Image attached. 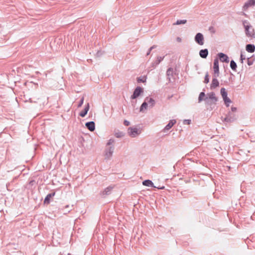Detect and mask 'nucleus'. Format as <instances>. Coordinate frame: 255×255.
Masks as SVG:
<instances>
[{"mask_svg":"<svg viewBox=\"0 0 255 255\" xmlns=\"http://www.w3.org/2000/svg\"><path fill=\"white\" fill-rule=\"evenodd\" d=\"M243 25L245 28V33L248 37H255V30L247 20L243 21Z\"/></svg>","mask_w":255,"mask_h":255,"instance_id":"1","label":"nucleus"},{"mask_svg":"<svg viewBox=\"0 0 255 255\" xmlns=\"http://www.w3.org/2000/svg\"><path fill=\"white\" fill-rule=\"evenodd\" d=\"M208 97H205L204 101H205L206 104L212 105V104H216L218 99L215 96L214 92H212L208 94Z\"/></svg>","mask_w":255,"mask_h":255,"instance_id":"2","label":"nucleus"},{"mask_svg":"<svg viewBox=\"0 0 255 255\" xmlns=\"http://www.w3.org/2000/svg\"><path fill=\"white\" fill-rule=\"evenodd\" d=\"M238 119V116L232 112H229L226 115L223 121L226 123H233Z\"/></svg>","mask_w":255,"mask_h":255,"instance_id":"3","label":"nucleus"},{"mask_svg":"<svg viewBox=\"0 0 255 255\" xmlns=\"http://www.w3.org/2000/svg\"><path fill=\"white\" fill-rule=\"evenodd\" d=\"M140 130L136 127H129L128 129V133L131 137H135L140 133Z\"/></svg>","mask_w":255,"mask_h":255,"instance_id":"4","label":"nucleus"},{"mask_svg":"<svg viewBox=\"0 0 255 255\" xmlns=\"http://www.w3.org/2000/svg\"><path fill=\"white\" fill-rule=\"evenodd\" d=\"M143 93V89L141 87L137 86L134 90L132 95L131 96V99H135Z\"/></svg>","mask_w":255,"mask_h":255,"instance_id":"5","label":"nucleus"},{"mask_svg":"<svg viewBox=\"0 0 255 255\" xmlns=\"http://www.w3.org/2000/svg\"><path fill=\"white\" fill-rule=\"evenodd\" d=\"M195 42L200 45L204 44V36L201 33H197L194 37Z\"/></svg>","mask_w":255,"mask_h":255,"instance_id":"6","label":"nucleus"},{"mask_svg":"<svg viewBox=\"0 0 255 255\" xmlns=\"http://www.w3.org/2000/svg\"><path fill=\"white\" fill-rule=\"evenodd\" d=\"M113 188V187L112 186H108V187L106 188L103 191L100 192V196L102 198H105L107 195L111 194Z\"/></svg>","mask_w":255,"mask_h":255,"instance_id":"7","label":"nucleus"},{"mask_svg":"<svg viewBox=\"0 0 255 255\" xmlns=\"http://www.w3.org/2000/svg\"><path fill=\"white\" fill-rule=\"evenodd\" d=\"M114 146L113 145L110 146L109 147H107L105 149V159L110 158L113 155L114 150Z\"/></svg>","mask_w":255,"mask_h":255,"instance_id":"8","label":"nucleus"},{"mask_svg":"<svg viewBox=\"0 0 255 255\" xmlns=\"http://www.w3.org/2000/svg\"><path fill=\"white\" fill-rule=\"evenodd\" d=\"M218 58L222 62L229 63L230 61L228 56L223 53L220 52L218 54Z\"/></svg>","mask_w":255,"mask_h":255,"instance_id":"9","label":"nucleus"},{"mask_svg":"<svg viewBox=\"0 0 255 255\" xmlns=\"http://www.w3.org/2000/svg\"><path fill=\"white\" fill-rule=\"evenodd\" d=\"M176 123V120H171L163 129V132L169 130Z\"/></svg>","mask_w":255,"mask_h":255,"instance_id":"10","label":"nucleus"},{"mask_svg":"<svg viewBox=\"0 0 255 255\" xmlns=\"http://www.w3.org/2000/svg\"><path fill=\"white\" fill-rule=\"evenodd\" d=\"M85 126L91 131H93L95 129V124L93 121L86 123Z\"/></svg>","mask_w":255,"mask_h":255,"instance_id":"11","label":"nucleus"},{"mask_svg":"<svg viewBox=\"0 0 255 255\" xmlns=\"http://www.w3.org/2000/svg\"><path fill=\"white\" fill-rule=\"evenodd\" d=\"M55 195V192H52L48 194L45 197L44 200V204L48 205L50 202V199L52 197Z\"/></svg>","mask_w":255,"mask_h":255,"instance_id":"12","label":"nucleus"},{"mask_svg":"<svg viewBox=\"0 0 255 255\" xmlns=\"http://www.w3.org/2000/svg\"><path fill=\"white\" fill-rule=\"evenodd\" d=\"M255 5V0H248L243 6V9L246 10L249 7Z\"/></svg>","mask_w":255,"mask_h":255,"instance_id":"13","label":"nucleus"},{"mask_svg":"<svg viewBox=\"0 0 255 255\" xmlns=\"http://www.w3.org/2000/svg\"><path fill=\"white\" fill-rule=\"evenodd\" d=\"M89 109L90 105L89 103H87V105L85 106L84 110L79 113V116L82 118L85 117L86 115L87 114V113L89 111Z\"/></svg>","mask_w":255,"mask_h":255,"instance_id":"14","label":"nucleus"},{"mask_svg":"<svg viewBox=\"0 0 255 255\" xmlns=\"http://www.w3.org/2000/svg\"><path fill=\"white\" fill-rule=\"evenodd\" d=\"M164 56H158L156 60L151 63V67L153 68H155L164 59Z\"/></svg>","mask_w":255,"mask_h":255,"instance_id":"15","label":"nucleus"},{"mask_svg":"<svg viewBox=\"0 0 255 255\" xmlns=\"http://www.w3.org/2000/svg\"><path fill=\"white\" fill-rule=\"evenodd\" d=\"M208 53L209 51L207 48L201 49L199 51L200 56L203 59H206L207 57Z\"/></svg>","mask_w":255,"mask_h":255,"instance_id":"16","label":"nucleus"},{"mask_svg":"<svg viewBox=\"0 0 255 255\" xmlns=\"http://www.w3.org/2000/svg\"><path fill=\"white\" fill-rule=\"evenodd\" d=\"M219 82L216 78H213L212 83L210 86L211 89H214L219 86Z\"/></svg>","mask_w":255,"mask_h":255,"instance_id":"17","label":"nucleus"},{"mask_svg":"<svg viewBox=\"0 0 255 255\" xmlns=\"http://www.w3.org/2000/svg\"><path fill=\"white\" fill-rule=\"evenodd\" d=\"M246 50L250 53H253L255 51V45L253 44H248L246 46Z\"/></svg>","mask_w":255,"mask_h":255,"instance_id":"18","label":"nucleus"},{"mask_svg":"<svg viewBox=\"0 0 255 255\" xmlns=\"http://www.w3.org/2000/svg\"><path fill=\"white\" fill-rule=\"evenodd\" d=\"M145 101L147 105L149 104V107H153L155 104V101L151 98L146 97Z\"/></svg>","mask_w":255,"mask_h":255,"instance_id":"19","label":"nucleus"},{"mask_svg":"<svg viewBox=\"0 0 255 255\" xmlns=\"http://www.w3.org/2000/svg\"><path fill=\"white\" fill-rule=\"evenodd\" d=\"M142 184L144 186H147V187H155L154 186L153 183L152 182L151 180L149 179H146L144 180L142 182Z\"/></svg>","mask_w":255,"mask_h":255,"instance_id":"20","label":"nucleus"},{"mask_svg":"<svg viewBox=\"0 0 255 255\" xmlns=\"http://www.w3.org/2000/svg\"><path fill=\"white\" fill-rule=\"evenodd\" d=\"M221 95L223 99L228 97V93L226 91V90L224 88H222L220 91Z\"/></svg>","mask_w":255,"mask_h":255,"instance_id":"21","label":"nucleus"},{"mask_svg":"<svg viewBox=\"0 0 255 255\" xmlns=\"http://www.w3.org/2000/svg\"><path fill=\"white\" fill-rule=\"evenodd\" d=\"M230 67L233 71H237V65L235 61L233 60H232L230 61Z\"/></svg>","mask_w":255,"mask_h":255,"instance_id":"22","label":"nucleus"},{"mask_svg":"<svg viewBox=\"0 0 255 255\" xmlns=\"http://www.w3.org/2000/svg\"><path fill=\"white\" fill-rule=\"evenodd\" d=\"M205 93L204 92H202L200 93L198 97V103H201L202 101L204 100L205 97H206Z\"/></svg>","mask_w":255,"mask_h":255,"instance_id":"23","label":"nucleus"},{"mask_svg":"<svg viewBox=\"0 0 255 255\" xmlns=\"http://www.w3.org/2000/svg\"><path fill=\"white\" fill-rule=\"evenodd\" d=\"M213 69H219L218 58H216L214 60Z\"/></svg>","mask_w":255,"mask_h":255,"instance_id":"24","label":"nucleus"},{"mask_svg":"<svg viewBox=\"0 0 255 255\" xmlns=\"http://www.w3.org/2000/svg\"><path fill=\"white\" fill-rule=\"evenodd\" d=\"M147 106H148V105L146 103V102H145V101L144 100V101L142 103V104H141V105L140 107V109H139L140 112H143L144 110L146 109L147 108Z\"/></svg>","mask_w":255,"mask_h":255,"instance_id":"25","label":"nucleus"},{"mask_svg":"<svg viewBox=\"0 0 255 255\" xmlns=\"http://www.w3.org/2000/svg\"><path fill=\"white\" fill-rule=\"evenodd\" d=\"M174 73L173 69L171 67L168 68L166 71V75L168 77L173 76Z\"/></svg>","mask_w":255,"mask_h":255,"instance_id":"26","label":"nucleus"},{"mask_svg":"<svg viewBox=\"0 0 255 255\" xmlns=\"http://www.w3.org/2000/svg\"><path fill=\"white\" fill-rule=\"evenodd\" d=\"M187 22V20L186 19H180L177 20L175 23H174V25H179V24H184Z\"/></svg>","mask_w":255,"mask_h":255,"instance_id":"27","label":"nucleus"},{"mask_svg":"<svg viewBox=\"0 0 255 255\" xmlns=\"http://www.w3.org/2000/svg\"><path fill=\"white\" fill-rule=\"evenodd\" d=\"M223 101L225 103V105L227 107H229L230 104L232 103V101L228 97L223 99Z\"/></svg>","mask_w":255,"mask_h":255,"instance_id":"28","label":"nucleus"},{"mask_svg":"<svg viewBox=\"0 0 255 255\" xmlns=\"http://www.w3.org/2000/svg\"><path fill=\"white\" fill-rule=\"evenodd\" d=\"M125 135V133L122 131L115 132V136L117 138H120Z\"/></svg>","mask_w":255,"mask_h":255,"instance_id":"29","label":"nucleus"},{"mask_svg":"<svg viewBox=\"0 0 255 255\" xmlns=\"http://www.w3.org/2000/svg\"><path fill=\"white\" fill-rule=\"evenodd\" d=\"M17 179V177H15L10 182L7 183L6 184V188L8 190H11V189H10L11 185H12V183H14V180Z\"/></svg>","mask_w":255,"mask_h":255,"instance_id":"30","label":"nucleus"},{"mask_svg":"<svg viewBox=\"0 0 255 255\" xmlns=\"http://www.w3.org/2000/svg\"><path fill=\"white\" fill-rule=\"evenodd\" d=\"M219 69H214L213 78H217L219 76Z\"/></svg>","mask_w":255,"mask_h":255,"instance_id":"31","label":"nucleus"},{"mask_svg":"<svg viewBox=\"0 0 255 255\" xmlns=\"http://www.w3.org/2000/svg\"><path fill=\"white\" fill-rule=\"evenodd\" d=\"M209 80H210L209 75L208 72H207L205 76L204 82L205 84H207L209 82Z\"/></svg>","mask_w":255,"mask_h":255,"instance_id":"32","label":"nucleus"},{"mask_svg":"<svg viewBox=\"0 0 255 255\" xmlns=\"http://www.w3.org/2000/svg\"><path fill=\"white\" fill-rule=\"evenodd\" d=\"M137 81L138 83H144L146 81V77H138L137 78Z\"/></svg>","mask_w":255,"mask_h":255,"instance_id":"33","label":"nucleus"},{"mask_svg":"<svg viewBox=\"0 0 255 255\" xmlns=\"http://www.w3.org/2000/svg\"><path fill=\"white\" fill-rule=\"evenodd\" d=\"M246 56L245 55H244L243 53L242 52H241V55H240V61L241 62V63L243 64L244 63V60H245L246 59Z\"/></svg>","mask_w":255,"mask_h":255,"instance_id":"34","label":"nucleus"},{"mask_svg":"<svg viewBox=\"0 0 255 255\" xmlns=\"http://www.w3.org/2000/svg\"><path fill=\"white\" fill-rule=\"evenodd\" d=\"M254 59H251L250 58H247V63L248 65L251 66L254 63Z\"/></svg>","mask_w":255,"mask_h":255,"instance_id":"35","label":"nucleus"},{"mask_svg":"<svg viewBox=\"0 0 255 255\" xmlns=\"http://www.w3.org/2000/svg\"><path fill=\"white\" fill-rule=\"evenodd\" d=\"M84 97H82L81 98V99H80V101L79 102V104L78 105V108L81 107L82 106V105L83 104V103H84Z\"/></svg>","mask_w":255,"mask_h":255,"instance_id":"36","label":"nucleus"},{"mask_svg":"<svg viewBox=\"0 0 255 255\" xmlns=\"http://www.w3.org/2000/svg\"><path fill=\"white\" fill-rule=\"evenodd\" d=\"M114 142H115V140L113 138H111L107 142L106 145L110 146V145H112Z\"/></svg>","mask_w":255,"mask_h":255,"instance_id":"37","label":"nucleus"},{"mask_svg":"<svg viewBox=\"0 0 255 255\" xmlns=\"http://www.w3.org/2000/svg\"><path fill=\"white\" fill-rule=\"evenodd\" d=\"M209 30L212 33H215L216 32V30L214 28V27L212 26H211L209 28Z\"/></svg>","mask_w":255,"mask_h":255,"instance_id":"38","label":"nucleus"},{"mask_svg":"<svg viewBox=\"0 0 255 255\" xmlns=\"http://www.w3.org/2000/svg\"><path fill=\"white\" fill-rule=\"evenodd\" d=\"M35 184V181L34 180H31L28 182V185L31 186V187L33 186Z\"/></svg>","mask_w":255,"mask_h":255,"instance_id":"39","label":"nucleus"},{"mask_svg":"<svg viewBox=\"0 0 255 255\" xmlns=\"http://www.w3.org/2000/svg\"><path fill=\"white\" fill-rule=\"evenodd\" d=\"M191 123V120H184L183 121L184 124L190 125Z\"/></svg>","mask_w":255,"mask_h":255,"instance_id":"40","label":"nucleus"},{"mask_svg":"<svg viewBox=\"0 0 255 255\" xmlns=\"http://www.w3.org/2000/svg\"><path fill=\"white\" fill-rule=\"evenodd\" d=\"M124 125L125 126H128L130 125V122L126 120L124 121Z\"/></svg>","mask_w":255,"mask_h":255,"instance_id":"41","label":"nucleus"},{"mask_svg":"<svg viewBox=\"0 0 255 255\" xmlns=\"http://www.w3.org/2000/svg\"><path fill=\"white\" fill-rule=\"evenodd\" d=\"M237 110V108L236 107H231V111L230 112H232L233 113H235Z\"/></svg>","mask_w":255,"mask_h":255,"instance_id":"42","label":"nucleus"},{"mask_svg":"<svg viewBox=\"0 0 255 255\" xmlns=\"http://www.w3.org/2000/svg\"><path fill=\"white\" fill-rule=\"evenodd\" d=\"M3 39L2 38H0V47L2 46L3 45Z\"/></svg>","mask_w":255,"mask_h":255,"instance_id":"43","label":"nucleus"},{"mask_svg":"<svg viewBox=\"0 0 255 255\" xmlns=\"http://www.w3.org/2000/svg\"><path fill=\"white\" fill-rule=\"evenodd\" d=\"M157 47L156 45H153L152 46L150 47L149 49V51H151L153 49Z\"/></svg>","mask_w":255,"mask_h":255,"instance_id":"44","label":"nucleus"},{"mask_svg":"<svg viewBox=\"0 0 255 255\" xmlns=\"http://www.w3.org/2000/svg\"><path fill=\"white\" fill-rule=\"evenodd\" d=\"M97 56H100L101 55V53L100 51H98L96 54Z\"/></svg>","mask_w":255,"mask_h":255,"instance_id":"45","label":"nucleus"},{"mask_svg":"<svg viewBox=\"0 0 255 255\" xmlns=\"http://www.w3.org/2000/svg\"><path fill=\"white\" fill-rule=\"evenodd\" d=\"M165 187L164 186H159L158 187H157L158 189H164Z\"/></svg>","mask_w":255,"mask_h":255,"instance_id":"46","label":"nucleus"},{"mask_svg":"<svg viewBox=\"0 0 255 255\" xmlns=\"http://www.w3.org/2000/svg\"><path fill=\"white\" fill-rule=\"evenodd\" d=\"M177 41L178 42H181V38H180V37H177Z\"/></svg>","mask_w":255,"mask_h":255,"instance_id":"47","label":"nucleus"},{"mask_svg":"<svg viewBox=\"0 0 255 255\" xmlns=\"http://www.w3.org/2000/svg\"><path fill=\"white\" fill-rule=\"evenodd\" d=\"M150 52H151V51H149V50L148 49V51H147V52L146 53V56H148V55H149L150 53Z\"/></svg>","mask_w":255,"mask_h":255,"instance_id":"48","label":"nucleus"},{"mask_svg":"<svg viewBox=\"0 0 255 255\" xmlns=\"http://www.w3.org/2000/svg\"><path fill=\"white\" fill-rule=\"evenodd\" d=\"M69 207V205H66V206H65V208H68Z\"/></svg>","mask_w":255,"mask_h":255,"instance_id":"49","label":"nucleus"}]
</instances>
